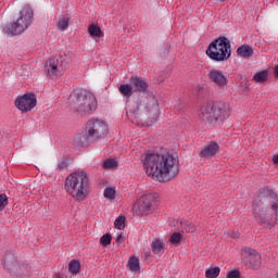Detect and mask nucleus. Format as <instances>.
Wrapping results in <instances>:
<instances>
[{
    "label": "nucleus",
    "mask_w": 278,
    "mask_h": 278,
    "mask_svg": "<svg viewBox=\"0 0 278 278\" xmlns=\"http://www.w3.org/2000/svg\"><path fill=\"white\" fill-rule=\"evenodd\" d=\"M34 23V9L29 4H23L18 12V17L10 24L3 26L7 36H20Z\"/></svg>",
    "instance_id": "4"
},
{
    "label": "nucleus",
    "mask_w": 278,
    "mask_h": 278,
    "mask_svg": "<svg viewBox=\"0 0 278 278\" xmlns=\"http://www.w3.org/2000/svg\"><path fill=\"white\" fill-rule=\"evenodd\" d=\"M270 195H271V199H274V201L271 202V208L274 210V212H277V210H278V198H277V193L271 192Z\"/></svg>",
    "instance_id": "33"
},
{
    "label": "nucleus",
    "mask_w": 278,
    "mask_h": 278,
    "mask_svg": "<svg viewBox=\"0 0 278 278\" xmlns=\"http://www.w3.org/2000/svg\"><path fill=\"white\" fill-rule=\"evenodd\" d=\"M123 240H125V237H124L123 235H118V236L116 237L115 242H117V244H121V243H123Z\"/></svg>",
    "instance_id": "35"
},
{
    "label": "nucleus",
    "mask_w": 278,
    "mask_h": 278,
    "mask_svg": "<svg viewBox=\"0 0 278 278\" xmlns=\"http://www.w3.org/2000/svg\"><path fill=\"white\" fill-rule=\"evenodd\" d=\"M70 103L76 112H84L86 110V89H78L71 93Z\"/></svg>",
    "instance_id": "11"
},
{
    "label": "nucleus",
    "mask_w": 278,
    "mask_h": 278,
    "mask_svg": "<svg viewBox=\"0 0 278 278\" xmlns=\"http://www.w3.org/2000/svg\"><path fill=\"white\" fill-rule=\"evenodd\" d=\"M218 275H220V267H212L205 271L206 278H217Z\"/></svg>",
    "instance_id": "27"
},
{
    "label": "nucleus",
    "mask_w": 278,
    "mask_h": 278,
    "mask_svg": "<svg viewBox=\"0 0 278 278\" xmlns=\"http://www.w3.org/2000/svg\"><path fill=\"white\" fill-rule=\"evenodd\" d=\"M219 1H225V0H219Z\"/></svg>",
    "instance_id": "41"
},
{
    "label": "nucleus",
    "mask_w": 278,
    "mask_h": 278,
    "mask_svg": "<svg viewBox=\"0 0 278 278\" xmlns=\"http://www.w3.org/2000/svg\"><path fill=\"white\" fill-rule=\"evenodd\" d=\"M241 256L245 260V265L253 268V270H257L262 266V256L251 248H243L241 250Z\"/></svg>",
    "instance_id": "10"
},
{
    "label": "nucleus",
    "mask_w": 278,
    "mask_h": 278,
    "mask_svg": "<svg viewBox=\"0 0 278 278\" xmlns=\"http://www.w3.org/2000/svg\"><path fill=\"white\" fill-rule=\"evenodd\" d=\"M109 130L108 123L99 118L89 119L85 126V134L90 140H101Z\"/></svg>",
    "instance_id": "7"
},
{
    "label": "nucleus",
    "mask_w": 278,
    "mask_h": 278,
    "mask_svg": "<svg viewBox=\"0 0 278 278\" xmlns=\"http://www.w3.org/2000/svg\"><path fill=\"white\" fill-rule=\"evenodd\" d=\"M119 92L126 99H129L131 97V94H134V87L129 84L121 85Z\"/></svg>",
    "instance_id": "23"
},
{
    "label": "nucleus",
    "mask_w": 278,
    "mask_h": 278,
    "mask_svg": "<svg viewBox=\"0 0 278 278\" xmlns=\"http://www.w3.org/2000/svg\"><path fill=\"white\" fill-rule=\"evenodd\" d=\"M45 73L49 79L54 81L64 75V61L55 56L47 61L45 65Z\"/></svg>",
    "instance_id": "8"
},
{
    "label": "nucleus",
    "mask_w": 278,
    "mask_h": 278,
    "mask_svg": "<svg viewBox=\"0 0 278 278\" xmlns=\"http://www.w3.org/2000/svg\"><path fill=\"white\" fill-rule=\"evenodd\" d=\"M276 278H278V273H277V275H276Z\"/></svg>",
    "instance_id": "40"
},
{
    "label": "nucleus",
    "mask_w": 278,
    "mask_h": 278,
    "mask_svg": "<svg viewBox=\"0 0 278 278\" xmlns=\"http://www.w3.org/2000/svg\"><path fill=\"white\" fill-rule=\"evenodd\" d=\"M220 151V146L216 141H208L200 152L202 160H212Z\"/></svg>",
    "instance_id": "13"
},
{
    "label": "nucleus",
    "mask_w": 278,
    "mask_h": 278,
    "mask_svg": "<svg viewBox=\"0 0 278 278\" xmlns=\"http://www.w3.org/2000/svg\"><path fill=\"white\" fill-rule=\"evenodd\" d=\"M127 218L124 215L118 216L114 222L115 229L123 230L125 229V222Z\"/></svg>",
    "instance_id": "29"
},
{
    "label": "nucleus",
    "mask_w": 278,
    "mask_h": 278,
    "mask_svg": "<svg viewBox=\"0 0 278 278\" xmlns=\"http://www.w3.org/2000/svg\"><path fill=\"white\" fill-rule=\"evenodd\" d=\"M231 116V105L227 102H217L204 105L201 109V119L208 125H223Z\"/></svg>",
    "instance_id": "3"
},
{
    "label": "nucleus",
    "mask_w": 278,
    "mask_h": 278,
    "mask_svg": "<svg viewBox=\"0 0 278 278\" xmlns=\"http://www.w3.org/2000/svg\"><path fill=\"white\" fill-rule=\"evenodd\" d=\"M15 108L20 110V112H23L24 114H27V112H31L36 105H38V99L36 98V93L34 92H27L23 96H18L14 101Z\"/></svg>",
    "instance_id": "9"
},
{
    "label": "nucleus",
    "mask_w": 278,
    "mask_h": 278,
    "mask_svg": "<svg viewBox=\"0 0 278 278\" xmlns=\"http://www.w3.org/2000/svg\"><path fill=\"white\" fill-rule=\"evenodd\" d=\"M271 162L276 165H278V154L274 155L271 159Z\"/></svg>",
    "instance_id": "36"
},
{
    "label": "nucleus",
    "mask_w": 278,
    "mask_h": 278,
    "mask_svg": "<svg viewBox=\"0 0 278 278\" xmlns=\"http://www.w3.org/2000/svg\"><path fill=\"white\" fill-rule=\"evenodd\" d=\"M87 34H89L90 38L93 40H100V38H103L105 34L101 29V26L99 24L92 23L87 28Z\"/></svg>",
    "instance_id": "16"
},
{
    "label": "nucleus",
    "mask_w": 278,
    "mask_h": 278,
    "mask_svg": "<svg viewBox=\"0 0 278 278\" xmlns=\"http://www.w3.org/2000/svg\"><path fill=\"white\" fill-rule=\"evenodd\" d=\"M103 168L110 170L112 168H118V162L114 159H108L103 162Z\"/></svg>",
    "instance_id": "28"
},
{
    "label": "nucleus",
    "mask_w": 278,
    "mask_h": 278,
    "mask_svg": "<svg viewBox=\"0 0 278 278\" xmlns=\"http://www.w3.org/2000/svg\"><path fill=\"white\" fill-rule=\"evenodd\" d=\"M127 268L134 275H138L140 273V258L138 256H130L127 262Z\"/></svg>",
    "instance_id": "18"
},
{
    "label": "nucleus",
    "mask_w": 278,
    "mask_h": 278,
    "mask_svg": "<svg viewBox=\"0 0 278 278\" xmlns=\"http://www.w3.org/2000/svg\"><path fill=\"white\" fill-rule=\"evenodd\" d=\"M253 216L258 225H266V215L255 205H253Z\"/></svg>",
    "instance_id": "21"
},
{
    "label": "nucleus",
    "mask_w": 278,
    "mask_h": 278,
    "mask_svg": "<svg viewBox=\"0 0 278 278\" xmlns=\"http://www.w3.org/2000/svg\"><path fill=\"white\" fill-rule=\"evenodd\" d=\"M130 84L135 88V92H147V88H149L147 79L140 76H131Z\"/></svg>",
    "instance_id": "15"
},
{
    "label": "nucleus",
    "mask_w": 278,
    "mask_h": 278,
    "mask_svg": "<svg viewBox=\"0 0 278 278\" xmlns=\"http://www.w3.org/2000/svg\"><path fill=\"white\" fill-rule=\"evenodd\" d=\"M151 249L154 255H164L166 251V243H164V240L156 238L152 241Z\"/></svg>",
    "instance_id": "17"
},
{
    "label": "nucleus",
    "mask_w": 278,
    "mask_h": 278,
    "mask_svg": "<svg viewBox=\"0 0 278 278\" xmlns=\"http://www.w3.org/2000/svg\"><path fill=\"white\" fill-rule=\"evenodd\" d=\"M206 55L213 62H227L231 58V41L227 37L213 40L206 49Z\"/></svg>",
    "instance_id": "5"
},
{
    "label": "nucleus",
    "mask_w": 278,
    "mask_h": 278,
    "mask_svg": "<svg viewBox=\"0 0 278 278\" xmlns=\"http://www.w3.org/2000/svg\"><path fill=\"white\" fill-rule=\"evenodd\" d=\"M274 75H275V77H278V65L275 67Z\"/></svg>",
    "instance_id": "38"
},
{
    "label": "nucleus",
    "mask_w": 278,
    "mask_h": 278,
    "mask_svg": "<svg viewBox=\"0 0 278 278\" xmlns=\"http://www.w3.org/2000/svg\"><path fill=\"white\" fill-rule=\"evenodd\" d=\"M66 166L64 163L59 164V168H64Z\"/></svg>",
    "instance_id": "39"
},
{
    "label": "nucleus",
    "mask_w": 278,
    "mask_h": 278,
    "mask_svg": "<svg viewBox=\"0 0 278 278\" xmlns=\"http://www.w3.org/2000/svg\"><path fill=\"white\" fill-rule=\"evenodd\" d=\"M227 278H240V270L235 269L227 273Z\"/></svg>",
    "instance_id": "34"
},
{
    "label": "nucleus",
    "mask_w": 278,
    "mask_h": 278,
    "mask_svg": "<svg viewBox=\"0 0 278 278\" xmlns=\"http://www.w3.org/2000/svg\"><path fill=\"white\" fill-rule=\"evenodd\" d=\"M157 207V194L153 192L144 193L132 205V212L137 216H149Z\"/></svg>",
    "instance_id": "6"
},
{
    "label": "nucleus",
    "mask_w": 278,
    "mask_h": 278,
    "mask_svg": "<svg viewBox=\"0 0 278 278\" xmlns=\"http://www.w3.org/2000/svg\"><path fill=\"white\" fill-rule=\"evenodd\" d=\"M65 192L74 201H86L90 194V178L86 172H74L65 178Z\"/></svg>",
    "instance_id": "2"
},
{
    "label": "nucleus",
    "mask_w": 278,
    "mask_h": 278,
    "mask_svg": "<svg viewBox=\"0 0 278 278\" xmlns=\"http://www.w3.org/2000/svg\"><path fill=\"white\" fill-rule=\"evenodd\" d=\"M182 229L187 233H194V231H197V226L194 224H192V222H184Z\"/></svg>",
    "instance_id": "30"
},
{
    "label": "nucleus",
    "mask_w": 278,
    "mask_h": 278,
    "mask_svg": "<svg viewBox=\"0 0 278 278\" xmlns=\"http://www.w3.org/2000/svg\"><path fill=\"white\" fill-rule=\"evenodd\" d=\"M254 81H256V84H264V81H266V79H268V71H262L256 73L253 76Z\"/></svg>",
    "instance_id": "24"
},
{
    "label": "nucleus",
    "mask_w": 278,
    "mask_h": 278,
    "mask_svg": "<svg viewBox=\"0 0 278 278\" xmlns=\"http://www.w3.org/2000/svg\"><path fill=\"white\" fill-rule=\"evenodd\" d=\"M182 239H184V235H181L180 232H174L169 237V242L170 244H173V247H179Z\"/></svg>",
    "instance_id": "26"
},
{
    "label": "nucleus",
    "mask_w": 278,
    "mask_h": 278,
    "mask_svg": "<svg viewBox=\"0 0 278 278\" xmlns=\"http://www.w3.org/2000/svg\"><path fill=\"white\" fill-rule=\"evenodd\" d=\"M131 123H134V125H138L140 126V124L138 123V118H130Z\"/></svg>",
    "instance_id": "37"
},
{
    "label": "nucleus",
    "mask_w": 278,
    "mask_h": 278,
    "mask_svg": "<svg viewBox=\"0 0 278 278\" xmlns=\"http://www.w3.org/2000/svg\"><path fill=\"white\" fill-rule=\"evenodd\" d=\"M80 270H81V263L77 260H72L68 264V271L72 275H79Z\"/></svg>",
    "instance_id": "22"
},
{
    "label": "nucleus",
    "mask_w": 278,
    "mask_h": 278,
    "mask_svg": "<svg viewBox=\"0 0 278 278\" xmlns=\"http://www.w3.org/2000/svg\"><path fill=\"white\" fill-rule=\"evenodd\" d=\"M100 244H101V247H110V244H112V235H110V233H104V235L100 238Z\"/></svg>",
    "instance_id": "31"
},
{
    "label": "nucleus",
    "mask_w": 278,
    "mask_h": 278,
    "mask_svg": "<svg viewBox=\"0 0 278 278\" xmlns=\"http://www.w3.org/2000/svg\"><path fill=\"white\" fill-rule=\"evenodd\" d=\"M94 110H97V98L94 97V93L86 90L85 110H83V112L85 114H91V112H94Z\"/></svg>",
    "instance_id": "14"
},
{
    "label": "nucleus",
    "mask_w": 278,
    "mask_h": 278,
    "mask_svg": "<svg viewBox=\"0 0 278 278\" xmlns=\"http://www.w3.org/2000/svg\"><path fill=\"white\" fill-rule=\"evenodd\" d=\"M208 79L212 81V84H215L217 88L224 89L227 88L229 80H227V76L225 75V72L213 68L208 72Z\"/></svg>",
    "instance_id": "12"
},
{
    "label": "nucleus",
    "mask_w": 278,
    "mask_h": 278,
    "mask_svg": "<svg viewBox=\"0 0 278 278\" xmlns=\"http://www.w3.org/2000/svg\"><path fill=\"white\" fill-rule=\"evenodd\" d=\"M253 48L249 45H242L237 49V55H239V58H245L247 60L253 58Z\"/></svg>",
    "instance_id": "20"
},
{
    "label": "nucleus",
    "mask_w": 278,
    "mask_h": 278,
    "mask_svg": "<svg viewBox=\"0 0 278 278\" xmlns=\"http://www.w3.org/2000/svg\"><path fill=\"white\" fill-rule=\"evenodd\" d=\"M70 25H71V17L65 15H60L55 22V26L59 31H66Z\"/></svg>",
    "instance_id": "19"
},
{
    "label": "nucleus",
    "mask_w": 278,
    "mask_h": 278,
    "mask_svg": "<svg viewBox=\"0 0 278 278\" xmlns=\"http://www.w3.org/2000/svg\"><path fill=\"white\" fill-rule=\"evenodd\" d=\"M143 170L148 177L166 184L179 175V160L172 153H157L148 151L140 157Z\"/></svg>",
    "instance_id": "1"
},
{
    "label": "nucleus",
    "mask_w": 278,
    "mask_h": 278,
    "mask_svg": "<svg viewBox=\"0 0 278 278\" xmlns=\"http://www.w3.org/2000/svg\"><path fill=\"white\" fill-rule=\"evenodd\" d=\"M8 194L5 193H1L0 194V212H3V210H5V207H8Z\"/></svg>",
    "instance_id": "32"
},
{
    "label": "nucleus",
    "mask_w": 278,
    "mask_h": 278,
    "mask_svg": "<svg viewBox=\"0 0 278 278\" xmlns=\"http://www.w3.org/2000/svg\"><path fill=\"white\" fill-rule=\"evenodd\" d=\"M104 199H108V201H114L116 199V188L114 187H106L104 189Z\"/></svg>",
    "instance_id": "25"
}]
</instances>
